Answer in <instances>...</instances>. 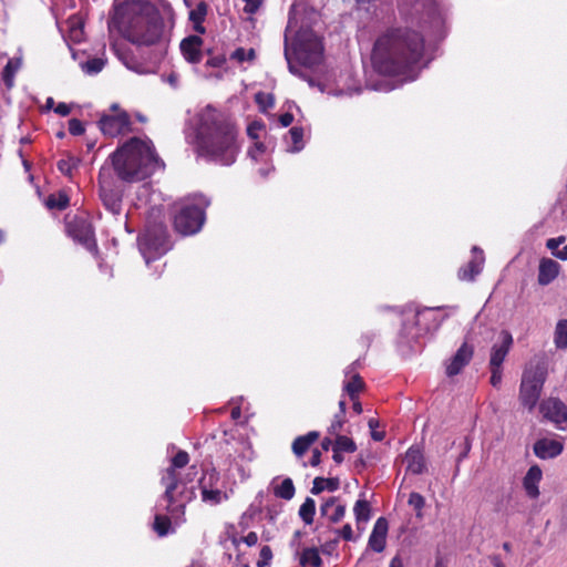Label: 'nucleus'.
<instances>
[{
  "mask_svg": "<svg viewBox=\"0 0 567 567\" xmlns=\"http://www.w3.org/2000/svg\"><path fill=\"white\" fill-rule=\"evenodd\" d=\"M118 29L123 37L136 47H156L163 54L171 41V29L158 9L141 0L118 6L109 22V29Z\"/></svg>",
  "mask_w": 567,
  "mask_h": 567,
  "instance_id": "f257e3e1",
  "label": "nucleus"
},
{
  "mask_svg": "<svg viewBox=\"0 0 567 567\" xmlns=\"http://www.w3.org/2000/svg\"><path fill=\"white\" fill-rule=\"evenodd\" d=\"M422 35L410 29H391L378 38L372 60L383 74L395 75L417 63L423 54Z\"/></svg>",
  "mask_w": 567,
  "mask_h": 567,
  "instance_id": "f03ea898",
  "label": "nucleus"
},
{
  "mask_svg": "<svg viewBox=\"0 0 567 567\" xmlns=\"http://www.w3.org/2000/svg\"><path fill=\"white\" fill-rule=\"evenodd\" d=\"M237 132L230 121L215 109L207 106L199 116L197 128L198 150L223 165L235 162L238 151Z\"/></svg>",
  "mask_w": 567,
  "mask_h": 567,
  "instance_id": "7ed1b4c3",
  "label": "nucleus"
},
{
  "mask_svg": "<svg viewBox=\"0 0 567 567\" xmlns=\"http://www.w3.org/2000/svg\"><path fill=\"white\" fill-rule=\"evenodd\" d=\"M117 177L124 182H140L164 166L151 140L132 137L111 156Z\"/></svg>",
  "mask_w": 567,
  "mask_h": 567,
  "instance_id": "20e7f679",
  "label": "nucleus"
},
{
  "mask_svg": "<svg viewBox=\"0 0 567 567\" xmlns=\"http://www.w3.org/2000/svg\"><path fill=\"white\" fill-rule=\"evenodd\" d=\"M189 456L187 452L179 451L172 460V465L166 468L162 476V484L165 486V492L162 496V501L166 503L164 509L168 512L176 523L184 522L185 506L190 497L184 498V491L176 493L179 478L176 473L177 468H183L188 464Z\"/></svg>",
  "mask_w": 567,
  "mask_h": 567,
  "instance_id": "39448f33",
  "label": "nucleus"
},
{
  "mask_svg": "<svg viewBox=\"0 0 567 567\" xmlns=\"http://www.w3.org/2000/svg\"><path fill=\"white\" fill-rule=\"evenodd\" d=\"M208 200L203 196L186 199L175 205L174 228L181 235H194L200 230L205 221V208Z\"/></svg>",
  "mask_w": 567,
  "mask_h": 567,
  "instance_id": "423d86ee",
  "label": "nucleus"
},
{
  "mask_svg": "<svg viewBox=\"0 0 567 567\" xmlns=\"http://www.w3.org/2000/svg\"><path fill=\"white\" fill-rule=\"evenodd\" d=\"M293 58L301 65L312 68L322 61V43L319 37L310 29H301L292 44Z\"/></svg>",
  "mask_w": 567,
  "mask_h": 567,
  "instance_id": "0eeeda50",
  "label": "nucleus"
},
{
  "mask_svg": "<svg viewBox=\"0 0 567 567\" xmlns=\"http://www.w3.org/2000/svg\"><path fill=\"white\" fill-rule=\"evenodd\" d=\"M546 368L537 363L525 369L519 386V402L532 411L537 404L546 380Z\"/></svg>",
  "mask_w": 567,
  "mask_h": 567,
  "instance_id": "6e6552de",
  "label": "nucleus"
},
{
  "mask_svg": "<svg viewBox=\"0 0 567 567\" xmlns=\"http://www.w3.org/2000/svg\"><path fill=\"white\" fill-rule=\"evenodd\" d=\"M112 114L103 115L99 121V126L103 134L115 137L131 131L130 116L125 111L118 109L117 104L111 106Z\"/></svg>",
  "mask_w": 567,
  "mask_h": 567,
  "instance_id": "1a4fd4ad",
  "label": "nucleus"
},
{
  "mask_svg": "<svg viewBox=\"0 0 567 567\" xmlns=\"http://www.w3.org/2000/svg\"><path fill=\"white\" fill-rule=\"evenodd\" d=\"M218 472L210 470L204 473L199 480V488L203 502L214 506L228 498L227 493L218 488Z\"/></svg>",
  "mask_w": 567,
  "mask_h": 567,
  "instance_id": "9d476101",
  "label": "nucleus"
},
{
  "mask_svg": "<svg viewBox=\"0 0 567 567\" xmlns=\"http://www.w3.org/2000/svg\"><path fill=\"white\" fill-rule=\"evenodd\" d=\"M543 416L555 423L559 429L567 424V406L558 399L549 398L544 400L539 406Z\"/></svg>",
  "mask_w": 567,
  "mask_h": 567,
  "instance_id": "9b49d317",
  "label": "nucleus"
},
{
  "mask_svg": "<svg viewBox=\"0 0 567 567\" xmlns=\"http://www.w3.org/2000/svg\"><path fill=\"white\" fill-rule=\"evenodd\" d=\"M69 235L86 248L94 246L93 231L91 225L84 219H73L68 223Z\"/></svg>",
  "mask_w": 567,
  "mask_h": 567,
  "instance_id": "f8f14e48",
  "label": "nucleus"
},
{
  "mask_svg": "<svg viewBox=\"0 0 567 567\" xmlns=\"http://www.w3.org/2000/svg\"><path fill=\"white\" fill-rule=\"evenodd\" d=\"M474 349L468 343H463L453 358L446 363V374L454 377L458 374L462 369L470 363L473 358Z\"/></svg>",
  "mask_w": 567,
  "mask_h": 567,
  "instance_id": "ddd939ff",
  "label": "nucleus"
},
{
  "mask_svg": "<svg viewBox=\"0 0 567 567\" xmlns=\"http://www.w3.org/2000/svg\"><path fill=\"white\" fill-rule=\"evenodd\" d=\"M203 39L198 35H189L181 42V51L184 59L193 64L199 63L203 59Z\"/></svg>",
  "mask_w": 567,
  "mask_h": 567,
  "instance_id": "4468645a",
  "label": "nucleus"
},
{
  "mask_svg": "<svg viewBox=\"0 0 567 567\" xmlns=\"http://www.w3.org/2000/svg\"><path fill=\"white\" fill-rule=\"evenodd\" d=\"M501 342L495 343L492 347L489 367H498L502 368V363L504 362L509 349L513 344L512 334L508 331H502L499 334Z\"/></svg>",
  "mask_w": 567,
  "mask_h": 567,
  "instance_id": "2eb2a0df",
  "label": "nucleus"
},
{
  "mask_svg": "<svg viewBox=\"0 0 567 567\" xmlns=\"http://www.w3.org/2000/svg\"><path fill=\"white\" fill-rule=\"evenodd\" d=\"M388 520L384 517H379L374 523L373 529L369 537V547L381 553L385 548L386 544V534H388Z\"/></svg>",
  "mask_w": 567,
  "mask_h": 567,
  "instance_id": "dca6fc26",
  "label": "nucleus"
},
{
  "mask_svg": "<svg viewBox=\"0 0 567 567\" xmlns=\"http://www.w3.org/2000/svg\"><path fill=\"white\" fill-rule=\"evenodd\" d=\"M320 513L330 523H339L346 515V506L338 503L337 497H329L320 506Z\"/></svg>",
  "mask_w": 567,
  "mask_h": 567,
  "instance_id": "f3484780",
  "label": "nucleus"
},
{
  "mask_svg": "<svg viewBox=\"0 0 567 567\" xmlns=\"http://www.w3.org/2000/svg\"><path fill=\"white\" fill-rule=\"evenodd\" d=\"M563 452V444L556 440L542 439L534 444V453L539 458H551Z\"/></svg>",
  "mask_w": 567,
  "mask_h": 567,
  "instance_id": "a211bd4d",
  "label": "nucleus"
},
{
  "mask_svg": "<svg viewBox=\"0 0 567 567\" xmlns=\"http://www.w3.org/2000/svg\"><path fill=\"white\" fill-rule=\"evenodd\" d=\"M560 265L549 258H543L538 268V284L542 286L549 285L559 274Z\"/></svg>",
  "mask_w": 567,
  "mask_h": 567,
  "instance_id": "6ab92c4d",
  "label": "nucleus"
},
{
  "mask_svg": "<svg viewBox=\"0 0 567 567\" xmlns=\"http://www.w3.org/2000/svg\"><path fill=\"white\" fill-rule=\"evenodd\" d=\"M100 197L105 208L113 215L121 213L122 199L117 192L101 183Z\"/></svg>",
  "mask_w": 567,
  "mask_h": 567,
  "instance_id": "aec40b11",
  "label": "nucleus"
},
{
  "mask_svg": "<svg viewBox=\"0 0 567 567\" xmlns=\"http://www.w3.org/2000/svg\"><path fill=\"white\" fill-rule=\"evenodd\" d=\"M542 476H543L542 470L537 465L530 466L529 470L527 471V473L524 477V481H523V485L526 491V494L530 498L538 497V495H539L538 484L542 480Z\"/></svg>",
  "mask_w": 567,
  "mask_h": 567,
  "instance_id": "412c9836",
  "label": "nucleus"
},
{
  "mask_svg": "<svg viewBox=\"0 0 567 567\" xmlns=\"http://www.w3.org/2000/svg\"><path fill=\"white\" fill-rule=\"evenodd\" d=\"M406 470L412 474L423 473L425 465L422 453L416 449H409L405 458Z\"/></svg>",
  "mask_w": 567,
  "mask_h": 567,
  "instance_id": "4be33fe9",
  "label": "nucleus"
},
{
  "mask_svg": "<svg viewBox=\"0 0 567 567\" xmlns=\"http://www.w3.org/2000/svg\"><path fill=\"white\" fill-rule=\"evenodd\" d=\"M319 433L316 431L309 432L306 435L298 436L292 443V451L297 456H302L310 445L317 441Z\"/></svg>",
  "mask_w": 567,
  "mask_h": 567,
  "instance_id": "5701e85b",
  "label": "nucleus"
},
{
  "mask_svg": "<svg viewBox=\"0 0 567 567\" xmlns=\"http://www.w3.org/2000/svg\"><path fill=\"white\" fill-rule=\"evenodd\" d=\"M339 480L337 477H316L312 483L311 493L315 495L323 491L334 492L339 488Z\"/></svg>",
  "mask_w": 567,
  "mask_h": 567,
  "instance_id": "b1692460",
  "label": "nucleus"
},
{
  "mask_svg": "<svg viewBox=\"0 0 567 567\" xmlns=\"http://www.w3.org/2000/svg\"><path fill=\"white\" fill-rule=\"evenodd\" d=\"M483 257L472 259L465 267L458 270L461 280H473L482 270Z\"/></svg>",
  "mask_w": 567,
  "mask_h": 567,
  "instance_id": "393cba45",
  "label": "nucleus"
},
{
  "mask_svg": "<svg viewBox=\"0 0 567 567\" xmlns=\"http://www.w3.org/2000/svg\"><path fill=\"white\" fill-rule=\"evenodd\" d=\"M207 14V4L199 2L195 9L189 12V20L194 22L195 30L198 33H205V28L202 25Z\"/></svg>",
  "mask_w": 567,
  "mask_h": 567,
  "instance_id": "a878e982",
  "label": "nucleus"
},
{
  "mask_svg": "<svg viewBox=\"0 0 567 567\" xmlns=\"http://www.w3.org/2000/svg\"><path fill=\"white\" fill-rule=\"evenodd\" d=\"M299 564L302 567H320L322 565V559L319 555L318 549L315 547L303 549L300 555Z\"/></svg>",
  "mask_w": 567,
  "mask_h": 567,
  "instance_id": "bb28decb",
  "label": "nucleus"
},
{
  "mask_svg": "<svg viewBox=\"0 0 567 567\" xmlns=\"http://www.w3.org/2000/svg\"><path fill=\"white\" fill-rule=\"evenodd\" d=\"M295 485L291 478H285L279 485L274 487V494L282 499L290 501L295 496Z\"/></svg>",
  "mask_w": 567,
  "mask_h": 567,
  "instance_id": "cd10ccee",
  "label": "nucleus"
},
{
  "mask_svg": "<svg viewBox=\"0 0 567 567\" xmlns=\"http://www.w3.org/2000/svg\"><path fill=\"white\" fill-rule=\"evenodd\" d=\"M316 514V502L311 497H307L299 508V516L305 524L310 525L313 523Z\"/></svg>",
  "mask_w": 567,
  "mask_h": 567,
  "instance_id": "c85d7f7f",
  "label": "nucleus"
},
{
  "mask_svg": "<svg viewBox=\"0 0 567 567\" xmlns=\"http://www.w3.org/2000/svg\"><path fill=\"white\" fill-rule=\"evenodd\" d=\"M353 513L358 524L367 523L371 517V506L365 499H358L353 507Z\"/></svg>",
  "mask_w": 567,
  "mask_h": 567,
  "instance_id": "c756f323",
  "label": "nucleus"
},
{
  "mask_svg": "<svg viewBox=\"0 0 567 567\" xmlns=\"http://www.w3.org/2000/svg\"><path fill=\"white\" fill-rule=\"evenodd\" d=\"M21 66L19 59H10L2 70V79L8 87L13 86V79Z\"/></svg>",
  "mask_w": 567,
  "mask_h": 567,
  "instance_id": "7c9ffc66",
  "label": "nucleus"
},
{
  "mask_svg": "<svg viewBox=\"0 0 567 567\" xmlns=\"http://www.w3.org/2000/svg\"><path fill=\"white\" fill-rule=\"evenodd\" d=\"M554 342L557 348H567V318L559 320L556 324Z\"/></svg>",
  "mask_w": 567,
  "mask_h": 567,
  "instance_id": "2f4dec72",
  "label": "nucleus"
},
{
  "mask_svg": "<svg viewBox=\"0 0 567 567\" xmlns=\"http://www.w3.org/2000/svg\"><path fill=\"white\" fill-rule=\"evenodd\" d=\"M288 33H289V27L286 29V33H285V58L288 63V69L293 75H297V76L306 80L305 74L300 71V69L292 61L293 53L291 52V49L288 43Z\"/></svg>",
  "mask_w": 567,
  "mask_h": 567,
  "instance_id": "473e14b6",
  "label": "nucleus"
},
{
  "mask_svg": "<svg viewBox=\"0 0 567 567\" xmlns=\"http://www.w3.org/2000/svg\"><path fill=\"white\" fill-rule=\"evenodd\" d=\"M363 388V381L359 374H353L351 380L344 384V391L348 393L351 400L358 398L359 392Z\"/></svg>",
  "mask_w": 567,
  "mask_h": 567,
  "instance_id": "72a5a7b5",
  "label": "nucleus"
},
{
  "mask_svg": "<svg viewBox=\"0 0 567 567\" xmlns=\"http://www.w3.org/2000/svg\"><path fill=\"white\" fill-rule=\"evenodd\" d=\"M153 528L158 536H166L169 533L171 518L161 514H156Z\"/></svg>",
  "mask_w": 567,
  "mask_h": 567,
  "instance_id": "f704fd0d",
  "label": "nucleus"
},
{
  "mask_svg": "<svg viewBox=\"0 0 567 567\" xmlns=\"http://www.w3.org/2000/svg\"><path fill=\"white\" fill-rule=\"evenodd\" d=\"M289 136L292 145L290 152H299L303 148V130L301 127H292L289 130Z\"/></svg>",
  "mask_w": 567,
  "mask_h": 567,
  "instance_id": "c9c22d12",
  "label": "nucleus"
},
{
  "mask_svg": "<svg viewBox=\"0 0 567 567\" xmlns=\"http://www.w3.org/2000/svg\"><path fill=\"white\" fill-rule=\"evenodd\" d=\"M333 446L340 452L353 453L357 450L354 441L344 435H337Z\"/></svg>",
  "mask_w": 567,
  "mask_h": 567,
  "instance_id": "e433bc0d",
  "label": "nucleus"
},
{
  "mask_svg": "<svg viewBox=\"0 0 567 567\" xmlns=\"http://www.w3.org/2000/svg\"><path fill=\"white\" fill-rule=\"evenodd\" d=\"M104 65H105V60H103L101 58H93L82 64V70L86 74L92 75V74H96V73L101 72L103 70Z\"/></svg>",
  "mask_w": 567,
  "mask_h": 567,
  "instance_id": "4c0bfd02",
  "label": "nucleus"
},
{
  "mask_svg": "<svg viewBox=\"0 0 567 567\" xmlns=\"http://www.w3.org/2000/svg\"><path fill=\"white\" fill-rule=\"evenodd\" d=\"M47 205L50 208L64 209L69 205V197L64 193L50 195Z\"/></svg>",
  "mask_w": 567,
  "mask_h": 567,
  "instance_id": "58836bf2",
  "label": "nucleus"
},
{
  "mask_svg": "<svg viewBox=\"0 0 567 567\" xmlns=\"http://www.w3.org/2000/svg\"><path fill=\"white\" fill-rule=\"evenodd\" d=\"M76 164L78 159L74 157L60 159L58 162V168L62 174L70 176L72 174V171L76 167Z\"/></svg>",
  "mask_w": 567,
  "mask_h": 567,
  "instance_id": "ea45409f",
  "label": "nucleus"
},
{
  "mask_svg": "<svg viewBox=\"0 0 567 567\" xmlns=\"http://www.w3.org/2000/svg\"><path fill=\"white\" fill-rule=\"evenodd\" d=\"M272 559V551L269 546H264L260 549L259 559L257 561L258 567H267Z\"/></svg>",
  "mask_w": 567,
  "mask_h": 567,
  "instance_id": "a19ab883",
  "label": "nucleus"
},
{
  "mask_svg": "<svg viewBox=\"0 0 567 567\" xmlns=\"http://www.w3.org/2000/svg\"><path fill=\"white\" fill-rule=\"evenodd\" d=\"M233 58L236 59L239 62H243V61H246V60L251 61V60L255 59V50L250 49V50L246 51L243 48H238L233 53Z\"/></svg>",
  "mask_w": 567,
  "mask_h": 567,
  "instance_id": "79ce46f5",
  "label": "nucleus"
},
{
  "mask_svg": "<svg viewBox=\"0 0 567 567\" xmlns=\"http://www.w3.org/2000/svg\"><path fill=\"white\" fill-rule=\"evenodd\" d=\"M233 544L237 547L240 542L245 543L247 546L251 547L255 546L258 542V535L255 532L248 533L247 536L241 538H233Z\"/></svg>",
  "mask_w": 567,
  "mask_h": 567,
  "instance_id": "37998d69",
  "label": "nucleus"
},
{
  "mask_svg": "<svg viewBox=\"0 0 567 567\" xmlns=\"http://www.w3.org/2000/svg\"><path fill=\"white\" fill-rule=\"evenodd\" d=\"M408 503L420 511L424 507L425 501L421 494L413 492L410 494Z\"/></svg>",
  "mask_w": 567,
  "mask_h": 567,
  "instance_id": "c03bdc74",
  "label": "nucleus"
},
{
  "mask_svg": "<svg viewBox=\"0 0 567 567\" xmlns=\"http://www.w3.org/2000/svg\"><path fill=\"white\" fill-rule=\"evenodd\" d=\"M69 132L72 135H81L84 133L83 123L78 118H71L69 121Z\"/></svg>",
  "mask_w": 567,
  "mask_h": 567,
  "instance_id": "a18cd8bd",
  "label": "nucleus"
},
{
  "mask_svg": "<svg viewBox=\"0 0 567 567\" xmlns=\"http://www.w3.org/2000/svg\"><path fill=\"white\" fill-rule=\"evenodd\" d=\"M344 423V419L343 416H340L339 414H337L334 416V420L333 422L331 423V425L329 426L328 429V432L331 434V435H339L338 433L340 432V430L342 429V425Z\"/></svg>",
  "mask_w": 567,
  "mask_h": 567,
  "instance_id": "49530a36",
  "label": "nucleus"
},
{
  "mask_svg": "<svg viewBox=\"0 0 567 567\" xmlns=\"http://www.w3.org/2000/svg\"><path fill=\"white\" fill-rule=\"evenodd\" d=\"M256 102L264 107H271L274 105V97L270 94L259 92L256 94Z\"/></svg>",
  "mask_w": 567,
  "mask_h": 567,
  "instance_id": "de8ad7c7",
  "label": "nucleus"
},
{
  "mask_svg": "<svg viewBox=\"0 0 567 567\" xmlns=\"http://www.w3.org/2000/svg\"><path fill=\"white\" fill-rule=\"evenodd\" d=\"M491 368V384L494 388H498L502 383V368L498 367H489Z\"/></svg>",
  "mask_w": 567,
  "mask_h": 567,
  "instance_id": "09e8293b",
  "label": "nucleus"
},
{
  "mask_svg": "<svg viewBox=\"0 0 567 567\" xmlns=\"http://www.w3.org/2000/svg\"><path fill=\"white\" fill-rule=\"evenodd\" d=\"M243 1L245 2L244 11L246 13H250V14L256 13L262 3V0H243Z\"/></svg>",
  "mask_w": 567,
  "mask_h": 567,
  "instance_id": "8fccbe9b",
  "label": "nucleus"
},
{
  "mask_svg": "<svg viewBox=\"0 0 567 567\" xmlns=\"http://www.w3.org/2000/svg\"><path fill=\"white\" fill-rule=\"evenodd\" d=\"M566 238L564 236L557 237V238H550L547 240V248L551 250L553 255L555 256V251H559L558 247L564 244Z\"/></svg>",
  "mask_w": 567,
  "mask_h": 567,
  "instance_id": "3c124183",
  "label": "nucleus"
},
{
  "mask_svg": "<svg viewBox=\"0 0 567 567\" xmlns=\"http://www.w3.org/2000/svg\"><path fill=\"white\" fill-rule=\"evenodd\" d=\"M337 533L346 540H353V530L349 524H346L341 529H338Z\"/></svg>",
  "mask_w": 567,
  "mask_h": 567,
  "instance_id": "603ef678",
  "label": "nucleus"
},
{
  "mask_svg": "<svg viewBox=\"0 0 567 567\" xmlns=\"http://www.w3.org/2000/svg\"><path fill=\"white\" fill-rule=\"evenodd\" d=\"M55 113L61 116H66L71 112V107L65 103H59L54 109Z\"/></svg>",
  "mask_w": 567,
  "mask_h": 567,
  "instance_id": "864d4df0",
  "label": "nucleus"
},
{
  "mask_svg": "<svg viewBox=\"0 0 567 567\" xmlns=\"http://www.w3.org/2000/svg\"><path fill=\"white\" fill-rule=\"evenodd\" d=\"M292 121H293V115L290 113H285L282 115H280V117H279V122L284 127L289 126L292 123Z\"/></svg>",
  "mask_w": 567,
  "mask_h": 567,
  "instance_id": "5fc2aeb1",
  "label": "nucleus"
},
{
  "mask_svg": "<svg viewBox=\"0 0 567 567\" xmlns=\"http://www.w3.org/2000/svg\"><path fill=\"white\" fill-rule=\"evenodd\" d=\"M320 457H321V453L319 450H315L312 452V456H311V460H310V464L312 466H317L319 463H320Z\"/></svg>",
  "mask_w": 567,
  "mask_h": 567,
  "instance_id": "6e6d98bb",
  "label": "nucleus"
},
{
  "mask_svg": "<svg viewBox=\"0 0 567 567\" xmlns=\"http://www.w3.org/2000/svg\"><path fill=\"white\" fill-rule=\"evenodd\" d=\"M332 450H333V456H332L333 461L337 464H341L343 462V456H342L341 452L338 449H336L334 446L332 447Z\"/></svg>",
  "mask_w": 567,
  "mask_h": 567,
  "instance_id": "4d7b16f0",
  "label": "nucleus"
},
{
  "mask_svg": "<svg viewBox=\"0 0 567 567\" xmlns=\"http://www.w3.org/2000/svg\"><path fill=\"white\" fill-rule=\"evenodd\" d=\"M225 62L224 58H213L207 61V65L210 66H220Z\"/></svg>",
  "mask_w": 567,
  "mask_h": 567,
  "instance_id": "13d9d810",
  "label": "nucleus"
},
{
  "mask_svg": "<svg viewBox=\"0 0 567 567\" xmlns=\"http://www.w3.org/2000/svg\"><path fill=\"white\" fill-rule=\"evenodd\" d=\"M389 567H403V561L401 559L400 556H394L391 561H390V566Z\"/></svg>",
  "mask_w": 567,
  "mask_h": 567,
  "instance_id": "bf43d9fd",
  "label": "nucleus"
},
{
  "mask_svg": "<svg viewBox=\"0 0 567 567\" xmlns=\"http://www.w3.org/2000/svg\"><path fill=\"white\" fill-rule=\"evenodd\" d=\"M555 257H557L561 260H567V244L559 251H555Z\"/></svg>",
  "mask_w": 567,
  "mask_h": 567,
  "instance_id": "052dcab7",
  "label": "nucleus"
},
{
  "mask_svg": "<svg viewBox=\"0 0 567 567\" xmlns=\"http://www.w3.org/2000/svg\"><path fill=\"white\" fill-rule=\"evenodd\" d=\"M489 560L494 567H504L499 556H497V555L491 556Z\"/></svg>",
  "mask_w": 567,
  "mask_h": 567,
  "instance_id": "680f3d73",
  "label": "nucleus"
},
{
  "mask_svg": "<svg viewBox=\"0 0 567 567\" xmlns=\"http://www.w3.org/2000/svg\"><path fill=\"white\" fill-rule=\"evenodd\" d=\"M260 128L259 124H252L248 127V135L252 138H257V135L255 134L256 130Z\"/></svg>",
  "mask_w": 567,
  "mask_h": 567,
  "instance_id": "e2e57ef3",
  "label": "nucleus"
},
{
  "mask_svg": "<svg viewBox=\"0 0 567 567\" xmlns=\"http://www.w3.org/2000/svg\"><path fill=\"white\" fill-rule=\"evenodd\" d=\"M332 445V441L331 439H323L322 442H321V446L324 451H328L330 449V446Z\"/></svg>",
  "mask_w": 567,
  "mask_h": 567,
  "instance_id": "0e129e2a",
  "label": "nucleus"
},
{
  "mask_svg": "<svg viewBox=\"0 0 567 567\" xmlns=\"http://www.w3.org/2000/svg\"><path fill=\"white\" fill-rule=\"evenodd\" d=\"M371 435H372V439H373L374 441H382V440H383V437H384L383 432H375V431H372Z\"/></svg>",
  "mask_w": 567,
  "mask_h": 567,
  "instance_id": "69168bd1",
  "label": "nucleus"
},
{
  "mask_svg": "<svg viewBox=\"0 0 567 567\" xmlns=\"http://www.w3.org/2000/svg\"><path fill=\"white\" fill-rule=\"evenodd\" d=\"M353 401V410L360 414L362 412V406H361V403L355 399V400H352Z\"/></svg>",
  "mask_w": 567,
  "mask_h": 567,
  "instance_id": "338daca9",
  "label": "nucleus"
},
{
  "mask_svg": "<svg viewBox=\"0 0 567 567\" xmlns=\"http://www.w3.org/2000/svg\"><path fill=\"white\" fill-rule=\"evenodd\" d=\"M339 409H340V416H344V413H346V401L341 400L339 402Z\"/></svg>",
  "mask_w": 567,
  "mask_h": 567,
  "instance_id": "774afa93",
  "label": "nucleus"
}]
</instances>
